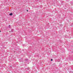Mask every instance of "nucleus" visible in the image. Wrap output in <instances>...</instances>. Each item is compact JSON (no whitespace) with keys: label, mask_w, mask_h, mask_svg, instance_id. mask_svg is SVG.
<instances>
[{"label":"nucleus","mask_w":73,"mask_h":73,"mask_svg":"<svg viewBox=\"0 0 73 73\" xmlns=\"http://www.w3.org/2000/svg\"><path fill=\"white\" fill-rule=\"evenodd\" d=\"M9 27L10 28H11V26L10 25H9Z\"/></svg>","instance_id":"nucleus-4"},{"label":"nucleus","mask_w":73,"mask_h":73,"mask_svg":"<svg viewBox=\"0 0 73 73\" xmlns=\"http://www.w3.org/2000/svg\"><path fill=\"white\" fill-rule=\"evenodd\" d=\"M72 1H73V0H72Z\"/></svg>","instance_id":"nucleus-11"},{"label":"nucleus","mask_w":73,"mask_h":73,"mask_svg":"<svg viewBox=\"0 0 73 73\" xmlns=\"http://www.w3.org/2000/svg\"><path fill=\"white\" fill-rule=\"evenodd\" d=\"M70 3H71V4L72 5L73 4V2H71Z\"/></svg>","instance_id":"nucleus-3"},{"label":"nucleus","mask_w":73,"mask_h":73,"mask_svg":"<svg viewBox=\"0 0 73 73\" xmlns=\"http://www.w3.org/2000/svg\"><path fill=\"white\" fill-rule=\"evenodd\" d=\"M27 11L28 12V10H27Z\"/></svg>","instance_id":"nucleus-8"},{"label":"nucleus","mask_w":73,"mask_h":73,"mask_svg":"<svg viewBox=\"0 0 73 73\" xmlns=\"http://www.w3.org/2000/svg\"><path fill=\"white\" fill-rule=\"evenodd\" d=\"M0 32H1V31H0Z\"/></svg>","instance_id":"nucleus-9"},{"label":"nucleus","mask_w":73,"mask_h":73,"mask_svg":"<svg viewBox=\"0 0 73 73\" xmlns=\"http://www.w3.org/2000/svg\"><path fill=\"white\" fill-rule=\"evenodd\" d=\"M13 29H12L11 30V32H13Z\"/></svg>","instance_id":"nucleus-2"},{"label":"nucleus","mask_w":73,"mask_h":73,"mask_svg":"<svg viewBox=\"0 0 73 73\" xmlns=\"http://www.w3.org/2000/svg\"><path fill=\"white\" fill-rule=\"evenodd\" d=\"M51 61H53V59H51Z\"/></svg>","instance_id":"nucleus-6"},{"label":"nucleus","mask_w":73,"mask_h":73,"mask_svg":"<svg viewBox=\"0 0 73 73\" xmlns=\"http://www.w3.org/2000/svg\"><path fill=\"white\" fill-rule=\"evenodd\" d=\"M59 60V61L58 60V62H60V60Z\"/></svg>","instance_id":"nucleus-5"},{"label":"nucleus","mask_w":73,"mask_h":73,"mask_svg":"<svg viewBox=\"0 0 73 73\" xmlns=\"http://www.w3.org/2000/svg\"><path fill=\"white\" fill-rule=\"evenodd\" d=\"M28 60H29L28 59H27L25 60V61H28Z\"/></svg>","instance_id":"nucleus-7"},{"label":"nucleus","mask_w":73,"mask_h":73,"mask_svg":"<svg viewBox=\"0 0 73 73\" xmlns=\"http://www.w3.org/2000/svg\"><path fill=\"white\" fill-rule=\"evenodd\" d=\"M9 15H10V16H12V15H13V13H11L9 14Z\"/></svg>","instance_id":"nucleus-1"},{"label":"nucleus","mask_w":73,"mask_h":73,"mask_svg":"<svg viewBox=\"0 0 73 73\" xmlns=\"http://www.w3.org/2000/svg\"><path fill=\"white\" fill-rule=\"evenodd\" d=\"M9 32H11V31H9Z\"/></svg>","instance_id":"nucleus-10"}]
</instances>
